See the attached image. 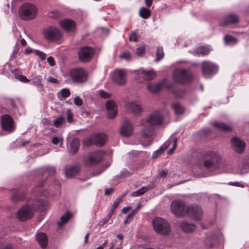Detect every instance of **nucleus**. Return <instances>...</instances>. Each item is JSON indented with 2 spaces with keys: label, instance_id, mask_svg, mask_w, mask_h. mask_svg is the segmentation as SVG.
Returning a JSON list of instances; mask_svg holds the SVG:
<instances>
[{
  "label": "nucleus",
  "instance_id": "obj_1",
  "mask_svg": "<svg viewBox=\"0 0 249 249\" xmlns=\"http://www.w3.org/2000/svg\"><path fill=\"white\" fill-rule=\"evenodd\" d=\"M202 159L203 167L211 171L218 168L221 160L220 156L214 151H208L203 153Z\"/></svg>",
  "mask_w": 249,
  "mask_h": 249
},
{
  "label": "nucleus",
  "instance_id": "obj_2",
  "mask_svg": "<svg viewBox=\"0 0 249 249\" xmlns=\"http://www.w3.org/2000/svg\"><path fill=\"white\" fill-rule=\"evenodd\" d=\"M107 135L103 133H93L83 141V144L87 147L93 145L98 147H102L107 141Z\"/></svg>",
  "mask_w": 249,
  "mask_h": 249
},
{
  "label": "nucleus",
  "instance_id": "obj_3",
  "mask_svg": "<svg viewBox=\"0 0 249 249\" xmlns=\"http://www.w3.org/2000/svg\"><path fill=\"white\" fill-rule=\"evenodd\" d=\"M36 7L31 3H25L19 9V16L24 20H30L35 18L37 15Z\"/></svg>",
  "mask_w": 249,
  "mask_h": 249
},
{
  "label": "nucleus",
  "instance_id": "obj_4",
  "mask_svg": "<svg viewBox=\"0 0 249 249\" xmlns=\"http://www.w3.org/2000/svg\"><path fill=\"white\" fill-rule=\"evenodd\" d=\"M155 231L162 235H168L171 232V228L168 222L160 217L155 218L152 221Z\"/></svg>",
  "mask_w": 249,
  "mask_h": 249
},
{
  "label": "nucleus",
  "instance_id": "obj_5",
  "mask_svg": "<svg viewBox=\"0 0 249 249\" xmlns=\"http://www.w3.org/2000/svg\"><path fill=\"white\" fill-rule=\"evenodd\" d=\"M174 80L180 84H185L191 81L193 78L191 72L182 69L176 70L173 72Z\"/></svg>",
  "mask_w": 249,
  "mask_h": 249
},
{
  "label": "nucleus",
  "instance_id": "obj_6",
  "mask_svg": "<svg viewBox=\"0 0 249 249\" xmlns=\"http://www.w3.org/2000/svg\"><path fill=\"white\" fill-rule=\"evenodd\" d=\"M69 75L73 82L83 83L88 80V73L83 68H76L70 70Z\"/></svg>",
  "mask_w": 249,
  "mask_h": 249
},
{
  "label": "nucleus",
  "instance_id": "obj_7",
  "mask_svg": "<svg viewBox=\"0 0 249 249\" xmlns=\"http://www.w3.org/2000/svg\"><path fill=\"white\" fill-rule=\"evenodd\" d=\"M105 154V152L102 150L89 153L87 158L84 160V163L89 167L95 165L102 160Z\"/></svg>",
  "mask_w": 249,
  "mask_h": 249
},
{
  "label": "nucleus",
  "instance_id": "obj_8",
  "mask_svg": "<svg viewBox=\"0 0 249 249\" xmlns=\"http://www.w3.org/2000/svg\"><path fill=\"white\" fill-rule=\"evenodd\" d=\"M188 206L182 200H175L171 205V212L178 217H182L187 213Z\"/></svg>",
  "mask_w": 249,
  "mask_h": 249
},
{
  "label": "nucleus",
  "instance_id": "obj_9",
  "mask_svg": "<svg viewBox=\"0 0 249 249\" xmlns=\"http://www.w3.org/2000/svg\"><path fill=\"white\" fill-rule=\"evenodd\" d=\"M112 81L119 85H123L126 82V71L124 69H116L110 74Z\"/></svg>",
  "mask_w": 249,
  "mask_h": 249
},
{
  "label": "nucleus",
  "instance_id": "obj_10",
  "mask_svg": "<svg viewBox=\"0 0 249 249\" xmlns=\"http://www.w3.org/2000/svg\"><path fill=\"white\" fill-rule=\"evenodd\" d=\"M44 36L49 41L55 42L61 39L62 34L57 28L50 27L44 30Z\"/></svg>",
  "mask_w": 249,
  "mask_h": 249
},
{
  "label": "nucleus",
  "instance_id": "obj_11",
  "mask_svg": "<svg viewBox=\"0 0 249 249\" xmlns=\"http://www.w3.org/2000/svg\"><path fill=\"white\" fill-rule=\"evenodd\" d=\"M94 53V49L89 46H85L79 51L78 55L79 59L82 62H88L92 58Z\"/></svg>",
  "mask_w": 249,
  "mask_h": 249
},
{
  "label": "nucleus",
  "instance_id": "obj_12",
  "mask_svg": "<svg viewBox=\"0 0 249 249\" xmlns=\"http://www.w3.org/2000/svg\"><path fill=\"white\" fill-rule=\"evenodd\" d=\"M163 122V117L159 112H154L150 114L147 119H143L141 121V125H157L162 123Z\"/></svg>",
  "mask_w": 249,
  "mask_h": 249
},
{
  "label": "nucleus",
  "instance_id": "obj_13",
  "mask_svg": "<svg viewBox=\"0 0 249 249\" xmlns=\"http://www.w3.org/2000/svg\"><path fill=\"white\" fill-rule=\"evenodd\" d=\"M34 208L29 206L22 207L18 212L17 217L21 221H26L31 218L33 216Z\"/></svg>",
  "mask_w": 249,
  "mask_h": 249
},
{
  "label": "nucleus",
  "instance_id": "obj_14",
  "mask_svg": "<svg viewBox=\"0 0 249 249\" xmlns=\"http://www.w3.org/2000/svg\"><path fill=\"white\" fill-rule=\"evenodd\" d=\"M186 214L193 220H199L202 217L203 211L200 206L192 205L188 206Z\"/></svg>",
  "mask_w": 249,
  "mask_h": 249
},
{
  "label": "nucleus",
  "instance_id": "obj_15",
  "mask_svg": "<svg viewBox=\"0 0 249 249\" xmlns=\"http://www.w3.org/2000/svg\"><path fill=\"white\" fill-rule=\"evenodd\" d=\"M1 127L4 131L9 132L14 129V121L9 115H3L1 117Z\"/></svg>",
  "mask_w": 249,
  "mask_h": 249
},
{
  "label": "nucleus",
  "instance_id": "obj_16",
  "mask_svg": "<svg viewBox=\"0 0 249 249\" xmlns=\"http://www.w3.org/2000/svg\"><path fill=\"white\" fill-rule=\"evenodd\" d=\"M239 22V16L234 14H230L226 15L220 21L219 25L222 27L226 26L230 24H235Z\"/></svg>",
  "mask_w": 249,
  "mask_h": 249
},
{
  "label": "nucleus",
  "instance_id": "obj_17",
  "mask_svg": "<svg viewBox=\"0 0 249 249\" xmlns=\"http://www.w3.org/2000/svg\"><path fill=\"white\" fill-rule=\"evenodd\" d=\"M231 142L233 150L239 154L243 153L244 151L246 143L245 142L238 137H233L231 139Z\"/></svg>",
  "mask_w": 249,
  "mask_h": 249
},
{
  "label": "nucleus",
  "instance_id": "obj_18",
  "mask_svg": "<svg viewBox=\"0 0 249 249\" xmlns=\"http://www.w3.org/2000/svg\"><path fill=\"white\" fill-rule=\"evenodd\" d=\"M218 70L217 66L210 62H204L202 64V72L205 75L210 76L215 74Z\"/></svg>",
  "mask_w": 249,
  "mask_h": 249
},
{
  "label": "nucleus",
  "instance_id": "obj_19",
  "mask_svg": "<svg viewBox=\"0 0 249 249\" xmlns=\"http://www.w3.org/2000/svg\"><path fill=\"white\" fill-rule=\"evenodd\" d=\"M60 26L68 33H73L75 31V23L73 20L65 19L59 21Z\"/></svg>",
  "mask_w": 249,
  "mask_h": 249
},
{
  "label": "nucleus",
  "instance_id": "obj_20",
  "mask_svg": "<svg viewBox=\"0 0 249 249\" xmlns=\"http://www.w3.org/2000/svg\"><path fill=\"white\" fill-rule=\"evenodd\" d=\"M106 108L107 111V116L109 119H114L117 113V106L115 103L108 100L106 103Z\"/></svg>",
  "mask_w": 249,
  "mask_h": 249
},
{
  "label": "nucleus",
  "instance_id": "obj_21",
  "mask_svg": "<svg viewBox=\"0 0 249 249\" xmlns=\"http://www.w3.org/2000/svg\"><path fill=\"white\" fill-rule=\"evenodd\" d=\"M133 133L132 125L128 120H125L122 125L121 130V135L125 137L130 136Z\"/></svg>",
  "mask_w": 249,
  "mask_h": 249
},
{
  "label": "nucleus",
  "instance_id": "obj_22",
  "mask_svg": "<svg viewBox=\"0 0 249 249\" xmlns=\"http://www.w3.org/2000/svg\"><path fill=\"white\" fill-rule=\"evenodd\" d=\"M80 170L79 164L72 166H66L65 168V173L67 177L72 178L76 175Z\"/></svg>",
  "mask_w": 249,
  "mask_h": 249
},
{
  "label": "nucleus",
  "instance_id": "obj_23",
  "mask_svg": "<svg viewBox=\"0 0 249 249\" xmlns=\"http://www.w3.org/2000/svg\"><path fill=\"white\" fill-rule=\"evenodd\" d=\"M126 107L127 110L135 115H138L142 111V107L136 102H129Z\"/></svg>",
  "mask_w": 249,
  "mask_h": 249
},
{
  "label": "nucleus",
  "instance_id": "obj_24",
  "mask_svg": "<svg viewBox=\"0 0 249 249\" xmlns=\"http://www.w3.org/2000/svg\"><path fill=\"white\" fill-rule=\"evenodd\" d=\"M180 227L182 230L185 233H192L195 231L196 227L194 224L183 222L180 224Z\"/></svg>",
  "mask_w": 249,
  "mask_h": 249
},
{
  "label": "nucleus",
  "instance_id": "obj_25",
  "mask_svg": "<svg viewBox=\"0 0 249 249\" xmlns=\"http://www.w3.org/2000/svg\"><path fill=\"white\" fill-rule=\"evenodd\" d=\"M36 240L42 248L46 247L48 243V238L45 233L42 232L38 233L36 235Z\"/></svg>",
  "mask_w": 249,
  "mask_h": 249
},
{
  "label": "nucleus",
  "instance_id": "obj_26",
  "mask_svg": "<svg viewBox=\"0 0 249 249\" xmlns=\"http://www.w3.org/2000/svg\"><path fill=\"white\" fill-rule=\"evenodd\" d=\"M163 86V83H149L147 84V88L148 90L152 93H156L160 91Z\"/></svg>",
  "mask_w": 249,
  "mask_h": 249
},
{
  "label": "nucleus",
  "instance_id": "obj_27",
  "mask_svg": "<svg viewBox=\"0 0 249 249\" xmlns=\"http://www.w3.org/2000/svg\"><path fill=\"white\" fill-rule=\"evenodd\" d=\"M26 194L20 191H15L14 194L11 196V199L13 202H18L23 200Z\"/></svg>",
  "mask_w": 249,
  "mask_h": 249
},
{
  "label": "nucleus",
  "instance_id": "obj_28",
  "mask_svg": "<svg viewBox=\"0 0 249 249\" xmlns=\"http://www.w3.org/2000/svg\"><path fill=\"white\" fill-rule=\"evenodd\" d=\"M144 128L141 131V134L143 138L149 139L152 135L153 128V126L149 125H142Z\"/></svg>",
  "mask_w": 249,
  "mask_h": 249
},
{
  "label": "nucleus",
  "instance_id": "obj_29",
  "mask_svg": "<svg viewBox=\"0 0 249 249\" xmlns=\"http://www.w3.org/2000/svg\"><path fill=\"white\" fill-rule=\"evenodd\" d=\"M213 126L224 132L231 131L232 130L231 126L224 123L215 122L213 123Z\"/></svg>",
  "mask_w": 249,
  "mask_h": 249
},
{
  "label": "nucleus",
  "instance_id": "obj_30",
  "mask_svg": "<svg viewBox=\"0 0 249 249\" xmlns=\"http://www.w3.org/2000/svg\"><path fill=\"white\" fill-rule=\"evenodd\" d=\"M142 78L145 80H151L154 79L156 74L153 71H142L141 72Z\"/></svg>",
  "mask_w": 249,
  "mask_h": 249
},
{
  "label": "nucleus",
  "instance_id": "obj_31",
  "mask_svg": "<svg viewBox=\"0 0 249 249\" xmlns=\"http://www.w3.org/2000/svg\"><path fill=\"white\" fill-rule=\"evenodd\" d=\"M79 140L77 138H74L72 140L71 144V151L70 152L72 154H75L79 149Z\"/></svg>",
  "mask_w": 249,
  "mask_h": 249
},
{
  "label": "nucleus",
  "instance_id": "obj_32",
  "mask_svg": "<svg viewBox=\"0 0 249 249\" xmlns=\"http://www.w3.org/2000/svg\"><path fill=\"white\" fill-rule=\"evenodd\" d=\"M172 108L174 109L175 114L177 115L182 114L185 111L184 107L178 103L173 104Z\"/></svg>",
  "mask_w": 249,
  "mask_h": 249
},
{
  "label": "nucleus",
  "instance_id": "obj_33",
  "mask_svg": "<svg viewBox=\"0 0 249 249\" xmlns=\"http://www.w3.org/2000/svg\"><path fill=\"white\" fill-rule=\"evenodd\" d=\"M139 13L142 18L147 19L150 16L151 12L149 9L143 7L140 9Z\"/></svg>",
  "mask_w": 249,
  "mask_h": 249
},
{
  "label": "nucleus",
  "instance_id": "obj_34",
  "mask_svg": "<svg viewBox=\"0 0 249 249\" xmlns=\"http://www.w3.org/2000/svg\"><path fill=\"white\" fill-rule=\"evenodd\" d=\"M71 216V214L69 212H67L64 215H62L60 218L61 221L58 223L59 227H61L63 224L67 223Z\"/></svg>",
  "mask_w": 249,
  "mask_h": 249
},
{
  "label": "nucleus",
  "instance_id": "obj_35",
  "mask_svg": "<svg viewBox=\"0 0 249 249\" xmlns=\"http://www.w3.org/2000/svg\"><path fill=\"white\" fill-rule=\"evenodd\" d=\"M210 49L205 46H202L196 49V52L198 54L202 55H208L210 53Z\"/></svg>",
  "mask_w": 249,
  "mask_h": 249
},
{
  "label": "nucleus",
  "instance_id": "obj_36",
  "mask_svg": "<svg viewBox=\"0 0 249 249\" xmlns=\"http://www.w3.org/2000/svg\"><path fill=\"white\" fill-rule=\"evenodd\" d=\"M149 190V188L147 187H142L139 190H137L136 191H135L132 193V196H140L145 193H146L147 191H148Z\"/></svg>",
  "mask_w": 249,
  "mask_h": 249
},
{
  "label": "nucleus",
  "instance_id": "obj_37",
  "mask_svg": "<svg viewBox=\"0 0 249 249\" xmlns=\"http://www.w3.org/2000/svg\"><path fill=\"white\" fill-rule=\"evenodd\" d=\"M156 55L157 56V62L159 61L160 60L163 58L164 56V53L163 51V48L162 47H158L157 48Z\"/></svg>",
  "mask_w": 249,
  "mask_h": 249
},
{
  "label": "nucleus",
  "instance_id": "obj_38",
  "mask_svg": "<svg viewBox=\"0 0 249 249\" xmlns=\"http://www.w3.org/2000/svg\"><path fill=\"white\" fill-rule=\"evenodd\" d=\"M65 117L62 116L57 117L53 121V125L56 127H58L65 122Z\"/></svg>",
  "mask_w": 249,
  "mask_h": 249
},
{
  "label": "nucleus",
  "instance_id": "obj_39",
  "mask_svg": "<svg viewBox=\"0 0 249 249\" xmlns=\"http://www.w3.org/2000/svg\"><path fill=\"white\" fill-rule=\"evenodd\" d=\"M224 40L226 44H228L230 42H233L235 44L238 42V40L235 37L229 35H226L225 36Z\"/></svg>",
  "mask_w": 249,
  "mask_h": 249
},
{
  "label": "nucleus",
  "instance_id": "obj_40",
  "mask_svg": "<svg viewBox=\"0 0 249 249\" xmlns=\"http://www.w3.org/2000/svg\"><path fill=\"white\" fill-rule=\"evenodd\" d=\"M70 91L68 89H61L58 93L59 96H61L63 99H65L70 95Z\"/></svg>",
  "mask_w": 249,
  "mask_h": 249
},
{
  "label": "nucleus",
  "instance_id": "obj_41",
  "mask_svg": "<svg viewBox=\"0 0 249 249\" xmlns=\"http://www.w3.org/2000/svg\"><path fill=\"white\" fill-rule=\"evenodd\" d=\"M124 196L125 195H124L123 196H119L117 198H116V199L113 202L110 209H113V210L115 211V209L118 207L119 204L122 201Z\"/></svg>",
  "mask_w": 249,
  "mask_h": 249
},
{
  "label": "nucleus",
  "instance_id": "obj_42",
  "mask_svg": "<svg viewBox=\"0 0 249 249\" xmlns=\"http://www.w3.org/2000/svg\"><path fill=\"white\" fill-rule=\"evenodd\" d=\"M33 84L38 87H43L41 80L38 76L35 77L33 79Z\"/></svg>",
  "mask_w": 249,
  "mask_h": 249
},
{
  "label": "nucleus",
  "instance_id": "obj_43",
  "mask_svg": "<svg viewBox=\"0 0 249 249\" xmlns=\"http://www.w3.org/2000/svg\"><path fill=\"white\" fill-rule=\"evenodd\" d=\"M173 92L178 98H183L185 95V91L182 89H175Z\"/></svg>",
  "mask_w": 249,
  "mask_h": 249
},
{
  "label": "nucleus",
  "instance_id": "obj_44",
  "mask_svg": "<svg viewBox=\"0 0 249 249\" xmlns=\"http://www.w3.org/2000/svg\"><path fill=\"white\" fill-rule=\"evenodd\" d=\"M213 237L209 236L205 240V244L208 247H212L213 245Z\"/></svg>",
  "mask_w": 249,
  "mask_h": 249
},
{
  "label": "nucleus",
  "instance_id": "obj_45",
  "mask_svg": "<svg viewBox=\"0 0 249 249\" xmlns=\"http://www.w3.org/2000/svg\"><path fill=\"white\" fill-rule=\"evenodd\" d=\"M120 57L121 59H125L127 60H130L131 59V55L129 52L126 51L121 53L120 55Z\"/></svg>",
  "mask_w": 249,
  "mask_h": 249
},
{
  "label": "nucleus",
  "instance_id": "obj_46",
  "mask_svg": "<svg viewBox=\"0 0 249 249\" xmlns=\"http://www.w3.org/2000/svg\"><path fill=\"white\" fill-rule=\"evenodd\" d=\"M145 46H142L137 49L136 53L139 56H142L145 52Z\"/></svg>",
  "mask_w": 249,
  "mask_h": 249
},
{
  "label": "nucleus",
  "instance_id": "obj_47",
  "mask_svg": "<svg viewBox=\"0 0 249 249\" xmlns=\"http://www.w3.org/2000/svg\"><path fill=\"white\" fill-rule=\"evenodd\" d=\"M67 122L70 123H72L73 122V115L70 109H69L67 110Z\"/></svg>",
  "mask_w": 249,
  "mask_h": 249
},
{
  "label": "nucleus",
  "instance_id": "obj_48",
  "mask_svg": "<svg viewBox=\"0 0 249 249\" xmlns=\"http://www.w3.org/2000/svg\"><path fill=\"white\" fill-rule=\"evenodd\" d=\"M34 52L35 53V54L38 56L42 60H44L46 58V54L45 53H44L43 52H41L39 50H35L34 51Z\"/></svg>",
  "mask_w": 249,
  "mask_h": 249
},
{
  "label": "nucleus",
  "instance_id": "obj_49",
  "mask_svg": "<svg viewBox=\"0 0 249 249\" xmlns=\"http://www.w3.org/2000/svg\"><path fill=\"white\" fill-rule=\"evenodd\" d=\"M172 138L173 137L171 138L168 141H167L165 142L160 147V148L163 150V151L164 152V151L168 148V147L170 146L171 144V141L172 142Z\"/></svg>",
  "mask_w": 249,
  "mask_h": 249
},
{
  "label": "nucleus",
  "instance_id": "obj_50",
  "mask_svg": "<svg viewBox=\"0 0 249 249\" xmlns=\"http://www.w3.org/2000/svg\"><path fill=\"white\" fill-rule=\"evenodd\" d=\"M172 142H173V147L170 150V151L168 152L169 154H172L173 151L176 148L177 146V141L178 139L177 137H173L172 138Z\"/></svg>",
  "mask_w": 249,
  "mask_h": 249
},
{
  "label": "nucleus",
  "instance_id": "obj_51",
  "mask_svg": "<svg viewBox=\"0 0 249 249\" xmlns=\"http://www.w3.org/2000/svg\"><path fill=\"white\" fill-rule=\"evenodd\" d=\"M100 95L102 98L104 99L108 98L111 96L109 93H108L104 90H101L100 91Z\"/></svg>",
  "mask_w": 249,
  "mask_h": 249
},
{
  "label": "nucleus",
  "instance_id": "obj_52",
  "mask_svg": "<svg viewBox=\"0 0 249 249\" xmlns=\"http://www.w3.org/2000/svg\"><path fill=\"white\" fill-rule=\"evenodd\" d=\"M74 104L78 106H81L83 104L82 100L78 96H76L74 99Z\"/></svg>",
  "mask_w": 249,
  "mask_h": 249
},
{
  "label": "nucleus",
  "instance_id": "obj_53",
  "mask_svg": "<svg viewBox=\"0 0 249 249\" xmlns=\"http://www.w3.org/2000/svg\"><path fill=\"white\" fill-rule=\"evenodd\" d=\"M52 142L53 144L56 145L59 142H60V146L62 145L63 142L60 141L59 139L57 137H54L52 138Z\"/></svg>",
  "mask_w": 249,
  "mask_h": 249
},
{
  "label": "nucleus",
  "instance_id": "obj_54",
  "mask_svg": "<svg viewBox=\"0 0 249 249\" xmlns=\"http://www.w3.org/2000/svg\"><path fill=\"white\" fill-rule=\"evenodd\" d=\"M17 78L20 81L24 83H27L29 82V80L24 75H18Z\"/></svg>",
  "mask_w": 249,
  "mask_h": 249
},
{
  "label": "nucleus",
  "instance_id": "obj_55",
  "mask_svg": "<svg viewBox=\"0 0 249 249\" xmlns=\"http://www.w3.org/2000/svg\"><path fill=\"white\" fill-rule=\"evenodd\" d=\"M47 81L49 83H53V84H58L59 80L56 78H54L53 77H49L47 79Z\"/></svg>",
  "mask_w": 249,
  "mask_h": 249
},
{
  "label": "nucleus",
  "instance_id": "obj_56",
  "mask_svg": "<svg viewBox=\"0 0 249 249\" xmlns=\"http://www.w3.org/2000/svg\"><path fill=\"white\" fill-rule=\"evenodd\" d=\"M47 61L51 66H53L55 65V61L53 57H48L47 58Z\"/></svg>",
  "mask_w": 249,
  "mask_h": 249
},
{
  "label": "nucleus",
  "instance_id": "obj_57",
  "mask_svg": "<svg viewBox=\"0 0 249 249\" xmlns=\"http://www.w3.org/2000/svg\"><path fill=\"white\" fill-rule=\"evenodd\" d=\"M129 40L130 41H137V35L135 33H132L130 34Z\"/></svg>",
  "mask_w": 249,
  "mask_h": 249
},
{
  "label": "nucleus",
  "instance_id": "obj_58",
  "mask_svg": "<svg viewBox=\"0 0 249 249\" xmlns=\"http://www.w3.org/2000/svg\"><path fill=\"white\" fill-rule=\"evenodd\" d=\"M164 152L163 151V150H162L160 148V149L157 150L153 156V157L155 158H157L159 157L162 153H163Z\"/></svg>",
  "mask_w": 249,
  "mask_h": 249
},
{
  "label": "nucleus",
  "instance_id": "obj_59",
  "mask_svg": "<svg viewBox=\"0 0 249 249\" xmlns=\"http://www.w3.org/2000/svg\"><path fill=\"white\" fill-rule=\"evenodd\" d=\"M45 172H48L49 175H53L55 172V170L54 168L53 167H49L46 168L45 170Z\"/></svg>",
  "mask_w": 249,
  "mask_h": 249
},
{
  "label": "nucleus",
  "instance_id": "obj_60",
  "mask_svg": "<svg viewBox=\"0 0 249 249\" xmlns=\"http://www.w3.org/2000/svg\"><path fill=\"white\" fill-rule=\"evenodd\" d=\"M114 189L113 188H107L105 190V194L106 196H108L112 193Z\"/></svg>",
  "mask_w": 249,
  "mask_h": 249
},
{
  "label": "nucleus",
  "instance_id": "obj_61",
  "mask_svg": "<svg viewBox=\"0 0 249 249\" xmlns=\"http://www.w3.org/2000/svg\"><path fill=\"white\" fill-rule=\"evenodd\" d=\"M114 213V210L113 209H110L109 212L107 215V217H105L106 219H107V220L109 221V220L111 218L113 214Z\"/></svg>",
  "mask_w": 249,
  "mask_h": 249
},
{
  "label": "nucleus",
  "instance_id": "obj_62",
  "mask_svg": "<svg viewBox=\"0 0 249 249\" xmlns=\"http://www.w3.org/2000/svg\"><path fill=\"white\" fill-rule=\"evenodd\" d=\"M114 213V210L113 209H110L109 212L107 215V217H105L106 219H107V220L109 221V220L111 218L113 214Z\"/></svg>",
  "mask_w": 249,
  "mask_h": 249
},
{
  "label": "nucleus",
  "instance_id": "obj_63",
  "mask_svg": "<svg viewBox=\"0 0 249 249\" xmlns=\"http://www.w3.org/2000/svg\"><path fill=\"white\" fill-rule=\"evenodd\" d=\"M108 221L107 220V219H106V218H104L101 221H100L99 223V225L101 226H103L106 223H107Z\"/></svg>",
  "mask_w": 249,
  "mask_h": 249
},
{
  "label": "nucleus",
  "instance_id": "obj_64",
  "mask_svg": "<svg viewBox=\"0 0 249 249\" xmlns=\"http://www.w3.org/2000/svg\"><path fill=\"white\" fill-rule=\"evenodd\" d=\"M1 249H15V247L13 245L8 244L4 245Z\"/></svg>",
  "mask_w": 249,
  "mask_h": 249
}]
</instances>
